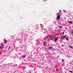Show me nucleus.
Returning a JSON list of instances; mask_svg holds the SVG:
<instances>
[{
	"mask_svg": "<svg viewBox=\"0 0 73 73\" xmlns=\"http://www.w3.org/2000/svg\"><path fill=\"white\" fill-rule=\"evenodd\" d=\"M59 28H62V27L61 26H60L59 27Z\"/></svg>",
	"mask_w": 73,
	"mask_h": 73,
	"instance_id": "11",
	"label": "nucleus"
},
{
	"mask_svg": "<svg viewBox=\"0 0 73 73\" xmlns=\"http://www.w3.org/2000/svg\"><path fill=\"white\" fill-rule=\"evenodd\" d=\"M69 23H70V24H72V21H70Z\"/></svg>",
	"mask_w": 73,
	"mask_h": 73,
	"instance_id": "7",
	"label": "nucleus"
},
{
	"mask_svg": "<svg viewBox=\"0 0 73 73\" xmlns=\"http://www.w3.org/2000/svg\"><path fill=\"white\" fill-rule=\"evenodd\" d=\"M57 14H58V13H57Z\"/></svg>",
	"mask_w": 73,
	"mask_h": 73,
	"instance_id": "26",
	"label": "nucleus"
},
{
	"mask_svg": "<svg viewBox=\"0 0 73 73\" xmlns=\"http://www.w3.org/2000/svg\"><path fill=\"white\" fill-rule=\"evenodd\" d=\"M43 44H44V46H46V42H44Z\"/></svg>",
	"mask_w": 73,
	"mask_h": 73,
	"instance_id": "3",
	"label": "nucleus"
},
{
	"mask_svg": "<svg viewBox=\"0 0 73 73\" xmlns=\"http://www.w3.org/2000/svg\"><path fill=\"white\" fill-rule=\"evenodd\" d=\"M69 71L71 73H73V72H72V71L69 70Z\"/></svg>",
	"mask_w": 73,
	"mask_h": 73,
	"instance_id": "12",
	"label": "nucleus"
},
{
	"mask_svg": "<svg viewBox=\"0 0 73 73\" xmlns=\"http://www.w3.org/2000/svg\"><path fill=\"white\" fill-rule=\"evenodd\" d=\"M25 56H23V58H25Z\"/></svg>",
	"mask_w": 73,
	"mask_h": 73,
	"instance_id": "15",
	"label": "nucleus"
},
{
	"mask_svg": "<svg viewBox=\"0 0 73 73\" xmlns=\"http://www.w3.org/2000/svg\"><path fill=\"white\" fill-rule=\"evenodd\" d=\"M72 27H73V26H72Z\"/></svg>",
	"mask_w": 73,
	"mask_h": 73,
	"instance_id": "25",
	"label": "nucleus"
},
{
	"mask_svg": "<svg viewBox=\"0 0 73 73\" xmlns=\"http://www.w3.org/2000/svg\"><path fill=\"white\" fill-rule=\"evenodd\" d=\"M72 33H73V32H72Z\"/></svg>",
	"mask_w": 73,
	"mask_h": 73,
	"instance_id": "24",
	"label": "nucleus"
},
{
	"mask_svg": "<svg viewBox=\"0 0 73 73\" xmlns=\"http://www.w3.org/2000/svg\"><path fill=\"white\" fill-rule=\"evenodd\" d=\"M64 12H66V11H64Z\"/></svg>",
	"mask_w": 73,
	"mask_h": 73,
	"instance_id": "22",
	"label": "nucleus"
},
{
	"mask_svg": "<svg viewBox=\"0 0 73 73\" xmlns=\"http://www.w3.org/2000/svg\"><path fill=\"white\" fill-rule=\"evenodd\" d=\"M69 47H70L71 48H73V47H72L70 46V45H69Z\"/></svg>",
	"mask_w": 73,
	"mask_h": 73,
	"instance_id": "9",
	"label": "nucleus"
},
{
	"mask_svg": "<svg viewBox=\"0 0 73 73\" xmlns=\"http://www.w3.org/2000/svg\"><path fill=\"white\" fill-rule=\"evenodd\" d=\"M62 33V34L63 35H64V32H63V33Z\"/></svg>",
	"mask_w": 73,
	"mask_h": 73,
	"instance_id": "13",
	"label": "nucleus"
},
{
	"mask_svg": "<svg viewBox=\"0 0 73 73\" xmlns=\"http://www.w3.org/2000/svg\"><path fill=\"white\" fill-rule=\"evenodd\" d=\"M1 44L2 45V46H0V49L1 48H3V44H2V43H1Z\"/></svg>",
	"mask_w": 73,
	"mask_h": 73,
	"instance_id": "4",
	"label": "nucleus"
},
{
	"mask_svg": "<svg viewBox=\"0 0 73 73\" xmlns=\"http://www.w3.org/2000/svg\"><path fill=\"white\" fill-rule=\"evenodd\" d=\"M10 48H11V47L9 46L8 48V49H10Z\"/></svg>",
	"mask_w": 73,
	"mask_h": 73,
	"instance_id": "14",
	"label": "nucleus"
},
{
	"mask_svg": "<svg viewBox=\"0 0 73 73\" xmlns=\"http://www.w3.org/2000/svg\"><path fill=\"white\" fill-rule=\"evenodd\" d=\"M64 38V37H62L61 38Z\"/></svg>",
	"mask_w": 73,
	"mask_h": 73,
	"instance_id": "19",
	"label": "nucleus"
},
{
	"mask_svg": "<svg viewBox=\"0 0 73 73\" xmlns=\"http://www.w3.org/2000/svg\"><path fill=\"white\" fill-rule=\"evenodd\" d=\"M49 62H51V61H50V60H49Z\"/></svg>",
	"mask_w": 73,
	"mask_h": 73,
	"instance_id": "21",
	"label": "nucleus"
},
{
	"mask_svg": "<svg viewBox=\"0 0 73 73\" xmlns=\"http://www.w3.org/2000/svg\"><path fill=\"white\" fill-rule=\"evenodd\" d=\"M60 12H61V11H59V13H60Z\"/></svg>",
	"mask_w": 73,
	"mask_h": 73,
	"instance_id": "23",
	"label": "nucleus"
},
{
	"mask_svg": "<svg viewBox=\"0 0 73 73\" xmlns=\"http://www.w3.org/2000/svg\"><path fill=\"white\" fill-rule=\"evenodd\" d=\"M4 42H5V43H6L7 42V40L6 39H4L3 40Z\"/></svg>",
	"mask_w": 73,
	"mask_h": 73,
	"instance_id": "2",
	"label": "nucleus"
},
{
	"mask_svg": "<svg viewBox=\"0 0 73 73\" xmlns=\"http://www.w3.org/2000/svg\"><path fill=\"white\" fill-rule=\"evenodd\" d=\"M64 37L66 38V36H64Z\"/></svg>",
	"mask_w": 73,
	"mask_h": 73,
	"instance_id": "18",
	"label": "nucleus"
},
{
	"mask_svg": "<svg viewBox=\"0 0 73 73\" xmlns=\"http://www.w3.org/2000/svg\"><path fill=\"white\" fill-rule=\"evenodd\" d=\"M64 60H62V62H63V61H64Z\"/></svg>",
	"mask_w": 73,
	"mask_h": 73,
	"instance_id": "17",
	"label": "nucleus"
},
{
	"mask_svg": "<svg viewBox=\"0 0 73 73\" xmlns=\"http://www.w3.org/2000/svg\"><path fill=\"white\" fill-rule=\"evenodd\" d=\"M60 41L61 42H62V40H60Z\"/></svg>",
	"mask_w": 73,
	"mask_h": 73,
	"instance_id": "16",
	"label": "nucleus"
},
{
	"mask_svg": "<svg viewBox=\"0 0 73 73\" xmlns=\"http://www.w3.org/2000/svg\"><path fill=\"white\" fill-rule=\"evenodd\" d=\"M66 40L67 41H68V40H69V38H66Z\"/></svg>",
	"mask_w": 73,
	"mask_h": 73,
	"instance_id": "8",
	"label": "nucleus"
},
{
	"mask_svg": "<svg viewBox=\"0 0 73 73\" xmlns=\"http://www.w3.org/2000/svg\"><path fill=\"white\" fill-rule=\"evenodd\" d=\"M60 15H58V16H57L56 19L57 20H59L60 19Z\"/></svg>",
	"mask_w": 73,
	"mask_h": 73,
	"instance_id": "1",
	"label": "nucleus"
},
{
	"mask_svg": "<svg viewBox=\"0 0 73 73\" xmlns=\"http://www.w3.org/2000/svg\"><path fill=\"white\" fill-rule=\"evenodd\" d=\"M62 46L63 47H64V45H62Z\"/></svg>",
	"mask_w": 73,
	"mask_h": 73,
	"instance_id": "20",
	"label": "nucleus"
},
{
	"mask_svg": "<svg viewBox=\"0 0 73 73\" xmlns=\"http://www.w3.org/2000/svg\"><path fill=\"white\" fill-rule=\"evenodd\" d=\"M58 40V38H56L54 40V41H57V40Z\"/></svg>",
	"mask_w": 73,
	"mask_h": 73,
	"instance_id": "5",
	"label": "nucleus"
},
{
	"mask_svg": "<svg viewBox=\"0 0 73 73\" xmlns=\"http://www.w3.org/2000/svg\"><path fill=\"white\" fill-rule=\"evenodd\" d=\"M50 40H52V41H53V38H52V37H51L50 38Z\"/></svg>",
	"mask_w": 73,
	"mask_h": 73,
	"instance_id": "6",
	"label": "nucleus"
},
{
	"mask_svg": "<svg viewBox=\"0 0 73 73\" xmlns=\"http://www.w3.org/2000/svg\"><path fill=\"white\" fill-rule=\"evenodd\" d=\"M49 49H52V47H49Z\"/></svg>",
	"mask_w": 73,
	"mask_h": 73,
	"instance_id": "10",
	"label": "nucleus"
}]
</instances>
